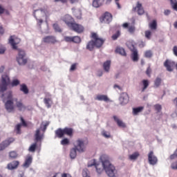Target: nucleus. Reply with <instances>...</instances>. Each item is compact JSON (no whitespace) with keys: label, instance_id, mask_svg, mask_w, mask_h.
I'll use <instances>...</instances> for the list:
<instances>
[{"label":"nucleus","instance_id":"f257e3e1","mask_svg":"<svg viewBox=\"0 0 177 177\" xmlns=\"http://www.w3.org/2000/svg\"><path fill=\"white\" fill-rule=\"evenodd\" d=\"M100 160L102 162L103 168L108 176L117 177L118 176L117 169H115L114 165L110 163V160L109 159V156L107 155H102L100 157Z\"/></svg>","mask_w":177,"mask_h":177},{"label":"nucleus","instance_id":"f03ea898","mask_svg":"<svg viewBox=\"0 0 177 177\" xmlns=\"http://www.w3.org/2000/svg\"><path fill=\"white\" fill-rule=\"evenodd\" d=\"M92 40L88 41L86 45V49L88 50H93V48H102L104 44V39L100 38L95 32L91 33Z\"/></svg>","mask_w":177,"mask_h":177},{"label":"nucleus","instance_id":"7ed1b4c3","mask_svg":"<svg viewBox=\"0 0 177 177\" xmlns=\"http://www.w3.org/2000/svg\"><path fill=\"white\" fill-rule=\"evenodd\" d=\"M89 144L88 138H78L73 143L74 147L77 149L78 153H85L86 146Z\"/></svg>","mask_w":177,"mask_h":177},{"label":"nucleus","instance_id":"20e7f679","mask_svg":"<svg viewBox=\"0 0 177 177\" xmlns=\"http://www.w3.org/2000/svg\"><path fill=\"white\" fill-rule=\"evenodd\" d=\"M10 84V78L8 75H2L1 82H0V97H3V92L8 89V85Z\"/></svg>","mask_w":177,"mask_h":177},{"label":"nucleus","instance_id":"39448f33","mask_svg":"<svg viewBox=\"0 0 177 177\" xmlns=\"http://www.w3.org/2000/svg\"><path fill=\"white\" fill-rule=\"evenodd\" d=\"M74 133V130L73 128L65 127L64 129H58L55 131V136L57 138L62 139L64 135H67V136H73Z\"/></svg>","mask_w":177,"mask_h":177},{"label":"nucleus","instance_id":"423d86ee","mask_svg":"<svg viewBox=\"0 0 177 177\" xmlns=\"http://www.w3.org/2000/svg\"><path fill=\"white\" fill-rule=\"evenodd\" d=\"M42 139H44V134H41V129H37L35 133V142L30 145L29 147V151L34 153V151H35V149H37V142H41Z\"/></svg>","mask_w":177,"mask_h":177},{"label":"nucleus","instance_id":"0eeeda50","mask_svg":"<svg viewBox=\"0 0 177 177\" xmlns=\"http://www.w3.org/2000/svg\"><path fill=\"white\" fill-rule=\"evenodd\" d=\"M17 62L20 66H24L27 64V59H26V52L21 49H18V56Z\"/></svg>","mask_w":177,"mask_h":177},{"label":"nucleus","instance_id":"6e6552de","mask_svg":"<svg viewBox=\"0 0 177 177\" xmlns=\"http://www.w3.org/2000/svg\"><path fill=\"white\" fill-rule=\"evenodd\" d=\"M72 31H75V32H77V34H82L85 30V28L84 26L73 22V25L69 28Z\"/></svg>","mask_w":177,"mask_h":177},{"label":"nucleus","instance_id":"1a4fd4ad","mask_svg":"<svg viewBox=\"0 0 177 177\" xmlns=\"http://www.w3.org/2000/svg\"><path fill=\"white\" fill-rule=\"evenodd\" d=\"M20 38L15 37V36H10L8 42L11 45L12 49H17V45L20 44Z\"/></svg>","mask_w":177,"mask_h":177},{"label":"nucleus","instance_id":"9d476101","mask_svg":"<svg viewBox=\"0 0 177 177\" xmlns=\"http://www.w3.org/2000/svg\"><path fill=\"white\" fill-rule=\"evenodd\" d=\"M148 161L150 165H156L157 162H158V159L157 156H154V152L153 151H150L148 153Z\"/></svg>","mask_w":177,"mask_h":177},{"label":"nucleus","instance_id":"9b49d317","mask_svg":"<svg viewBox=\"0 0 177 177\" xmlns=\"http://www.w3.org/2000/svg\"><path fill=\"white\" fill-rule=\"evenodd\" d=\"M46 12L47 10L46 9L41 8L39 10H35L33 15L36 20H38V19H41V17H44V16L46 15Z\"/></svg>","mask_w":177,"mask_h":177},{"label":"nucleus","instance_id":"f8f14e48","mask_svg":"<svg viewBox=\"0 0 177 177\" xmlns=\"http://www.w3.org/2000/svg\"><path fill=\"white\" fill-rule=\"evenodd\" d=\"M133 12H137L138 15L142 16V15H145V9L143 8V6L140 3V1H138L136 7L133 8Z\"/></svg>","mask_w":177,"mask_h":177},{"label":"nucleus","instance_id":"ddd939ff","mask_svg":"<svg viewBox=\"0 0 177 177\" xmlns=\"http://www.w3.org/2000/svg\"><path fill=\"white\" fill-rule=\"evenodd\" d=\"M164 66L166 68L167 71H174V67H175V62H172L169 59H166L164 62Z\"/></svg>","mask_w":177,"mask_h":177},{"label":"nucleus","instance_id":"4468645a","mask_svg":"<svg viewBox=\"0 0 177 177\" xmlns=\"http://www.w3.org/2000/svg\"><path fill=\"white\" fill-rule=\"evenodd\" d=\"M43 42L45 44H57L58 41L55 36H46L43 38Z\"/></svg>","mask_w":177,"mask_h":177},{"label":"nucleus","instance_id":"2eb2a0df","mask_svg":"<svg viewBox=\"0 0 177 177\" xmlns=\"http://www.w3.org/2000/svg\"><path fill=\"white\" fill-rule=\"evenodd\" d=\"M102 20L103 21L106 23V24H110V23H111V21H113V15H111V13L106 12L102 16Z\"/></svg>","mask_w":177,"mask_h":177},{"label":"nucleus","instance_id":"dca6fc26","mask_svg":"<svg viewBox=\"0 0 177 177\" xmlns=\"http://www.w3.org/2000/svg\"><path fill=\"white\" fill-rule=\"evenodd\" d=\"M63 21H64L66 26L70 28V27L74 24V19H73L71 16L66 15L64 17Z\"/></svg>","mask_w":177,"mask_h":177},{"label":"nucleus","instance_id":"f3484780","mask_svg":"<svg viewBox=\"0 0 177 177\" xmlns=\"http://www.w3.org/2000/svg\"><path fill=\"white\" fill-rule=\"evenodd\" d=\"M5 106L8 113H12L15 110V105H13V100H8L5 103Z\"/></svg>","mask_w":177,"mask_h":177},{"label":"nucleus","instance_id":"a211bd4d","mask_svg":"<svg viewBox=\"0 0 177 177\" xmlns=\"http://www.w3.org/2000/svg\"><path fill=\"white\" fill-rule=\"evenodd\" d=\"M15 142V138H9L3 141L1 144H0V150H4L6 147H8L10 143H13Z\"/></svg>","mask_w":177,"mask_h":177},{"label":"nucleus","instance_id":"6ab92c4d","mask_svg":"<svg viewBox=\"0 0 177 177\" xmlns=\"http://www.w3.org/2000/svg\"><path fill=\"white\" fill-rule=\"evenodd\" d=\"M19 161L17 160H14L12 162H11L10 163H8L7 168L8 169H10L11 171L13 169H16V168H17V167H19Z\"/></svg>","mask_w":177,"mask_h":177},{"label":"nucleus","instance_id":"aec40b11","mask_svg":"<svg viewBox=\"0 0 177 177\" xmlns=\"http://www.w3.org/2000/svg\"><path fill=\"white\" fill-rule=\"evenodd\" d=\"M93 165H95V168H96V171L98 173V175H100V174H102V172H103V169L102 168V167L99 165L96 164V162H95V160H93V162L92 164L88 163V167H93Z\"/></svg>","mask_w":177,"mask_h":177},{"label":"nucleus","instance_id":"412c9836","mask_svg":"<svg viewBox=\"0 0 177 177\" xmlns=\"http://www.w3.org/2000/svg\"><path fill=\"white\" fill-rule=\"evenodd\" d=\"M16 102V107L18 108L19 111H24L26 110V106L24 104H23V101H18L17 99L15 100Z\"/></svg>","mask_w":177,"mask_h":177},{"label":"nucleus","instance_id":"4be33fe9","mask_svg":"<svg viewBox=\"0 0 177 177\" xmlns=\"http://www.w3.org/2000/svg\"><path fill=\"white\" fill-rule=\"evenodd\" d=\"M113 120L116 122L118 126L120 128H127V125L125 124V123H124L122 120H120L116 115L113 116Z\"/></svg>","mask_w":177,"mask_h":177},{"label":"nucleus","instance_id":"5701e85b","mask_svg":"<svg viewBox=\"0 0 177 177\" xmlns=\"http://www.w3.org/2000/svg\"><path fill=\"white\" fill-rule=\"evenodd\" d=\"M120 100L122 103V104H127V103H128L129 98L128 97V94H124L123 93L120 97Z\"/></svg>","mask_w":177,"mask_h":177},{"label":"nucleus","instance_id":"b1692460","mask_svg":"<svg viewBox=\"0 0 177 177\" xmlns=\"http://www.w3.org/2000/svg\"><path fill=\"white\" fill-rule=\"evenodd\" d=\"M104 3V0H93V8H100Z\"/></svg>","mask_w":177,"mask_h":177},{"label":"nucleus","instance_id":"393cba45","mask_svg":"<svg viewBox=\"0 0 177 177\" xmlns=\"http://www.w3.org/2000/svg\"><path fill=\"white\" fill-rule=\"evenodd\" d=\"M95 100H99L100 102H109V97L106 95H97L95 97Z\"/></svg>","mask_w":177,"mask_h":177},{"label":"nucleus","instance_id":"a878e982","mask_svg":"<svg viewBox=\"0 0 177 177\" xmlns=\"http://www.w3.org/2000/svg\"><path fill=\"white\" fill-rule=\"evenodd\" d=\"M20 91L21 92H23L24 95H28L29 90L26 84H22L20 85Z\"/></svg>","mask_w":177,"mask_h":177},{"label":"nucleus","instance_id":"bb28decb","mask_svg":"<svg viewBox=\"0 0 177 177\" xmlns=\"http://www.w3.org/2000/svg\"><path fill=\"white\" fill-rule=\"evenodd\" d=\"M110 66H111V61L110 60H108L104 63L103 68L104 70L106 71V73H109V71H110Z\"/></svg>","mask_w":177,"mask_h":177},{"label":"nucleus","instance_id":"cd10ccee","mask_svg":"<svg viewBox=\"0 0 177 177\" xmlns=\"http://www.w3.org/2000/svg\"><path fill=\"white\" fill-rule=\"evenodd\" d=\"M142 88L141 90V92H145L146 91V89H147V88H149V85L150 84V83L149 82V81L147 80H143L142 81Z\"/></svg>","mask_w":177,"mask_h":177},{"label":"nucleus","instance_id":"c85d7f7f","mask_svg":"<svg viewBox=\"0 0 177 177\" xmlns=\"http://www.w3.org/2000/svg\"><path fill=\"white\" fill-rule=\"evenodd\" d=\"M115 52L116 53H119V55H121V56H127V53L125 52V50L122 47L116 48Z\"/></svg>","mask_w":177,"mask_h":177},{"label":"nucleus","instance_id":"c756f323","mask_svg":"<svg viewBox=\"0 0 177 177\" xmlns=\"http://www.w3.org/2000/svg\"><path fill=\"white\" fill-rule=\"evenodd\" d=\"M149 28L150 30H157V21L156 19L153 20L149 24Z\"/></svg>","mask_w":177,"mask_h":177},{"label":"nucleus","instance_id":"7c9ffc66","mask_svg":"<svg viewBox=\"0 0 177 177\" xmlns=\"http://www.w3.org/2000/svg\"><path fill=\"white\" fill-rule=\"evenodd\" d=\"M70 157L72 160H74V158L77 157V149H75V147L71 149Z\"/></svg>","mask_w":177,"mask_h":177},{"label":"nucleus","instance_id":"2f4dec72","mask_svg":"<svg viewBox=\"0 0 177 177\" xmlns=\"http://www.w3.org/2000/svg\"><path fill=\"white\" fill-rule=\"evenodd\" d=\"M132 60H133V62H138L139 60V55L138 54V50H133Z\"/></svg>","mask_w":177,"mask_h":177},{"label":"nucleus","instance_id":"473e14b6","mask_svg":"<svg viewBox=\"0 0 177 177\" xmlns=\"http://www.w3.org/2000/svg\"><path fill=\"white\" fill-rule=\"evenodd\" d=\"M44 102L47 109H50L52 107V100L50 98H44Z\"/></svg>","mask_w":177,"mask_h":177},{"label":"nucleus","instance_id":"72a5a7b5","mask_svg":"<svg viewBox=\"0 0 177 177\" xmlns=\"http://www.w3.org/2000/svg\"><path fill=\"white\" fill-rule=\"evenodd\" d=\"M31 162H32V157L28 156L26 160L25 163L24 164V167H28L31 165Z\"/></svg>","mask_w":177,"mask_h":177},{"label":"nucleus","instance_id":"f704fd0d","mask_svg":"<svg viewBox=\"0 0 177 177\" xmlns=\"http://www.w3.org/2000/svg\"><path fill=\"white\" fill-rule=\"evenodd\" d=\"M161 82H162V79L161 77H156L154 81V87L158 88L161 85Z\"/></svg>","mask_w":177,"mask_h":177},{"label":"nucleus","instance_id":"c9c22d12","mask_svg":"<svg viewBox=\"0 0 177 177\" xmlns=\"http://www.w3.org/2000/svg\"><path fill=\"white\" fill-rule=\"evenodd\" d=\"M53 27L55 32H62L63 31L57 23L53 24Z\"/></svg>","mask_w":177,"mask_h":177},{"label":"nucleus","instance_id":"e433bc0d","mask_svg":"<svg viewBox=\"0 0 177 177\" xmlns=\"http://www.w3.org/2000/svg\"><path fill=\"white\" fill-rule=\"evenodd\" d=\"M171 6L174 10H176L177 12V1L176 0H169Z\"/></svg>","mask_w":177,"mask_h":177},{"label":"nucleus","instance_id":"4c0bfd02","mask_svg":"<svg viewBox=\"0 0 177 177\" xmlns=\"http://www.w3.org/2000/svg\"><path fill=\"white\" fill-rule=\"evenodd\" d=\"M142 110H143L142 106H139L138 108H133V113L135 115H136V114H138V113H140V111H142Z\"/></svg>","mask_w":177,"mask_h":177},{"label":"nucleus","instance_id":"58836bf2","mask_svg":"<svg viewBox=\"0 0 177 177\" xmlns=\"http://www.w3.org/2000/svg\"><path fill=\"white\" fill-rule=\"evenodd\" d=\"M18 85H20V80L14 79L11 82V86H18Z\"/></svg>","mask_w":177,"mask_h":177},{"label":"nucleus","instance_id":"ea45409f","mask_svg":"<svg viewBox=\"0 0 177 177\" xmlns=\"http://www.w3.org/2000/svg\"><path fill=\"white\" fill-rule=\"evenodd\" d=\"M72 42H74L75 44H80L81 42V37L78 36L73 37Z\"/></svg>","mask_w":177,"mask_h":177},{"label":"nucleus","instance_id":"a19ab883","mask_svg":"<svg viewBox=\"0 0 177 177\" xmlns=\"http://www.w3.org/2000/svg\"><path fill=\"white\" fill-rule=\"evenodd\" d=\"M139 157V152H135L129 156L130 160H136Z\"/></svg>","mask_w":177,"mask_h":177},{"label":"nucleus","instance_id":"79ce46f5","mask_svg":"<svg viewBox=\"0 0 177 177\" xmlns=\"http://www.w3.org/2000/svg\"><path fill=\"white\" fill-rule=\"evenodd\" d=\"M121 35V32L120 30H118L116 33L112 35V39L113 41H115V39H118V38Z\"/></svg>","mask_w":177,"mask_h":177},{"label":"nucleus","instance_id":"37998d69","mask_svg":"<svg viewBox=\"0 0 177 177\" xmlns=\"http://www.w3.org/2000/svg\"><path fill=\"white\" fill-rule=\"evenodd\" d=\"M61 145H62V146H66L67 145H70V140H68V138H64L61 141Z\"/></svg>","mask_w":177,"mask_h":177},{"label":"nucleus","instance_id":"c03bdc74","mask_svg":"<svg viewBox=\"0 0 177 177\" xmlns=\"http://www.w3.org/2000/svg\"><path fill=\"white\" fill-rule=\"evenodd\" d=\"M145 34V38H147V39H151V30H146Z\"/></svg>","mask_w":177,"mask_h":177},{"label":"nucleus","instance_id":"a18cd8bd","mask_svg":"<svg viewBox=\"0 0 177 177\" xmlns=\"http://www.w3.org/2000/svg\"><path fill=\"white\" fill-rule=\"evenodd\" d=\"M82 176L83 177H91L89 176V171H88V169H84L82 171Z\"/></svg>","mask_w":177,"mask_h":177},{"label":"nucleus","instance_id":"49530a36","mask_svg":"<svg viewBox=\"0 0 177 177\" xmlns=\"http://www.w3.org/2000/svg\"><path fill=\"white\" fill-rule=\"evenodd\" d=\"M102 135L104 136V138H106V139H109V138H111V136L109 132H107L104 130L102 131Z\"/></svg>","mask_w":177,"mask_h":177},{"label":"nucleus","instance_id":"de8ad7c7","mask_svg":"<svg viewBox=\"0 0 177 177\" xmlns=\"http://www.w3.org/2000/svg\"><path fill=\"white\" fill-rule=\"evenodd\" d=\"M154 109L157 113H160L161 110H162V107L161 106L160 104H156L154 105Z\"/></svg>","mask_w":177,"mask_h":177},{"label":"nucleus","instance_id":"09e8293b","mask_svg":"<svg viewBox=\"0 0 177 177\" xmlns=\"http://www.w3.org/2000/svg\"><path fill=\"white\" fill-rule=\"evenodd\" d=\"M145 73H146L147 77H149L150 78V77H151V68L150 66H149L147 68V71Z\"/></svg>","mask_w":177,"mask_h":177},{"label":"nucleus","instance_id":"8fccbe9b","mask_svg":"<svg viewBox=\"0 0 177 177\" xmlns=\"http://www.w3.org/2000/svg\"><path fill=\"white\" fill-rule=\"evenodd\" d=\"M170 160H175L177 158V149L175 150L173 154H171L169 157Z\"/></svg>","mask_w":177,"mask_h":177},{"label":"nucleus","instance_id":"3c124183","mask_svg":"<svg viewBox=\"0 0 177 177\" xmlns=\"http://www.w3.org/2000/svg\"><path fill=\"white\" fill-rule=\"evenodd\" d=\"M9 156L11 158H16L17 157V153H16V151H11L10 152Z\"/></svg>","mask_w":177,"mask_h":177},{"label":"nucleus","instance_id":"603ef678","mask_svg":"<svg viewBox=\"0 0 177 177\" xmlns=\"http://www.w3.org/2000/svg\"><path fill=\"white\" fill-rule=\"evenodd\" d=\"M145 57H151L153 56V53L150 50H147L145 53Z\"/></svg>","mask_w":177,"mask_h":177},{"label":"nucleus","instance_id":"864d4df0","mask_svg":"<svg viewBox=\"0 0 177 177\" xmlns=\"http://www.w3.org/2000/svg\"><path fill=\"white\" fill-rule=\"evenodd\" d=\"M64 39L66 42H73V37L66 36Z\"/></svg>","mask_w":177,"mask_h":177},{"label":"nucleus","instance_id":"5fc2aeb1","mask_svg":"<svg viewBox=\"0 0 177 177\" xmlns=\"http://www.w3.org/2000/svg\"><path fill=\"white\" fill-rule=\"evenodd\" d=\"M75 16L77 19H80L81 18V11L77 10L75 12Z\"/></svg>","mask_w":177,"mask_h":177},{"label":"nucleus","instance_id":"6e6d98bb","mask_svg":"<svg viewBox=\"0 0 177 177\" xmlns=\"http://www.w3.org/2000/svg\"><path fill=\"white\" fill-rule=\"evenodd\" d=\"M129 32H131V34H133V32H135V26H129Z\"/></svg>","mask_w":177,"mask_h":177},{"label":"nucleus","instance_id":"4d7b16f0","mask_svg":"<svg viewBox=\"0 0 177 177\" xmlns=\"http://www.w3.org/2000/svg\"><path fill=\"white\" fill-rule=\"evenodd\" d=\"M16 129H17V133H20L21 129V124H17Z\"/></svg>","mask_w":177,"mask_h":177},{"label":"nucleus","instance_id":"13d9d810","mask_svg":"<svg viewBox=\"0 0 177 177\" xmlns=\"http://www.w3.org/2000/svg\"><path fill=\"white\" fill-rule=\"evenodd\" d=\"M21 120V122L22 124L23 127H27V122H26V120H24V118H23V117L20 118Z\"/></svg>","mask_w":177,"mask_h":177},{"label":"nucleus","instance_id":"bf43d9fd","mask_svg":"<svg viewBox=\"0 0 177 177\" xmlns=\"http://www.w3.org/2000/svg\"><path fill=\"white\" fill-rule=\"evenodd\" d=\"M5 50H6L5 47H3L2 45H0V55L5 53Z\"/></svg>","mask_w":177,"mask_h":177},{"label":"nucleus","instance_id":"052dcab7","mask_svg":"<svg viewBox=\"0 0 177 177\" xmlns=\"http://www.w3.org/2000/svg\"><path fill=\"white\" fill-rule=\"evenodd\" d=\"M12 97H13V95L12 94V92H10V91L8 92V95H7V99L8 100H12Z\"/></svg>","mask_w":177,"mask_h":177},{"label":"nucleus","instance_id":"680f3d73","mask_svg":"<svg viewBox=\"0 0 177 177\" xmlns=\"http://www.w3.org/2000/svg\"><path fill=\"white\" fill-rule=\"evenodd\" d=\"M37 21L39 27H41V25L44 23V20H42L41 18H37Z\"/></svg>","mask_w":177,"mask_h":177},{"label":"nucleus","instance_id":"e2e57ef3","mask_svg":"<svg viewBox=\"0 0 177 177\" xmlns=\"http://www.w3.org/2000/svg\"><path fill=\"white\" fill-rule=\"evenodd\" d=\"M77 68V64H73L71 66L70 71H74Z\"/></svg>","mask_w":177,"mask_h":177},{"label":"nucleus","instance_id":"0e129e2a","mask_svg":"<svg viewBox=\"0 0 177 177\" xmlns=\"http://www.w3.org/2000/svg\"><path fill=\"white\" fill-rule=\"evenodd\" d=\"M172 169H177V162H174L171 165Z\"/></svg>","mask_w":177,"mask_h":177},{"label":"nucleus","instance_id":"69168bd1","mask_svg":"<svg viewBox=\"0 0 177 177\" xmlns=\"http://www.w3.org/2000/svg\"><path fill=\"white\" fill-rule=\"evenodd\" d=\"M173 53H174V55H176V57H177V46H174L173 47Z\"/></svg>","mask_w":177,"mask_h":177},{"label":"nucleus","instance_id":"338daca9","mask_svg":"<svg viewBox=\"0 0 177 177\" xmlns=\"http://www.w3.org/2000/svg\"><path fill=\"white\" fill-rule=\"evenodd\" d=\"M49 125L48 122H46L44 124H43V131L44 132H45V131H46V128L48 127V126Z\"/></svg>","mask_w":177,"mask_h":177},{"label":"nucleus","instance_id":"774afa93","mask_svg":"<svg viewBox=\"0 0 177 177\" xmlns=\"http://www.w3.org/2000/svg\"><path fill=\"white\" fill-rule=\"evenodd\" d=\"M62 177H71V175L64 173L62 174Z\"/></svg>","mask_w":177,"mask_h":177}]
</instances>
